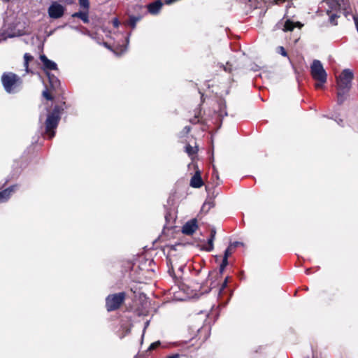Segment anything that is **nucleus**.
I'll list each match as a JSON object with an SVG mask.
<instances>
[{"instance_id":"1","label":"nucleus","mask_w":358,"mask_h":358,"mask_svg":"<svg viewBox=\"0 0 358 358\" xmlns=\"http://www.w3.org/2000/svg\"><path fill=\"white\" fill-rule=\"evenodd\" d=\"M353 77V72L348 69H344L341 75L337 77V102L338 105H341L345 101L348 93L351 88Z\"/></svg>"},{"instance_id":"2","label":"nucleus","mask_w":358,"mask_h":358,"mask_svg":"<svg viewBox=\"0 0 358 358\" xmlns=\"http://www.w3.org/2000/svg\"><path fill=\"white\" fill-rule=\"evenodd\" d=\"M24 34V26L19 20L11 21L5 20L3 26L1 29L0 41L6 40L8 38H13L22 36Z\"/></svg>"},{"instance_id":"3","label":"nucleus","mask_w":358,"mask_h":358,"mask_svg":"<svg viewBox=\"0 0 358 358\" xmlns=\"http://www.w3.org/2000/svg\"><path fill=\"white\" fill-rule=\"evenodd\" d=\"M1 82L8 94H16L22 89V78L13 72H4L1 75Z\"/></svg>"},{"instance_id":"4","label":"nucleus","mask_w":358,"mask_h":358,"mask_svg":"<svg viewBox=\"0 0 358 358\" xmlns=\"http://www.w3.org/2000/svg\"><path fill=\"white\" fill-rule=\"evenodd\" d=\"M273 4L280 5L285 2L286 0H268ZM288 3L286 6V13L285 14V21H280L275 25V29H282L283 31H292L294 27H298L299 29L303 26L299 22H294L290 20L292 13L290 12L291 3L290 0H287Z\"/></svg>"},{"instance_id":"5","label":"nucleus","mask_w":358,"mask_h":358,"mask_svg":"<svg viewBox=\"0 0 358 358\" xmlns=\"http://www.w3.org/2000/svg\"><path fill=\"white\" fill-rule=\"evenodd\" d=\"M62 110L63 109L60 106H55L51 113L47 116L45 122V133L48 135L50 138H53L55 135V130L58 126Z\"/></svg>"},{"instance_id":"6","label":"nucleus","mask_w":358,"mask_h":358,"mask_svg":"<svg viewBox=\"0 0 358 358\" xmlns=\"http://www.w3.org/2000/svg\"><path fill=\"white\" fill-rule=\"evenodd\" d=\"M310 73L313 78L317 81L315 87H322L323 85L327 82V73L320 60H313L310 66Z\"/></svg>"},{"instance_id":"7","label":"nucleus","mask_w":358,"mask_h":358,"mask_svg":"<svg viewBox=\"0 0 358 358\" xmlns=\"http://www.w3.org/2000/svg\"><path fill=\"white\" fill-rule=\"evenodd\" d=\"M126 293L124 292L109 294L106 298V308L108 312L117 310L124 303Z\"/></svg>"},{"instance_id":"8","label":"nucleus","mask_w":358,"mask_h":358,"mask_svg":"<svg viewBox=\"0 0 358 358\" xmlns=\"http://www.w3.org/2000/svg\"><path fill=\"white\" fill-rule=\"evenodd\" d=\"M64 6L57 1H52L48 9V15L52 19H59L62 17L64 14Z\"/></svg>"},{"instance_id":"9","label":"nucleus","mask_w":358,"mask_h":358,"mask_svg":"<svg viewBox=\"0 0 358 358\" xmlns=\"http://www.w3.org/2000/svg\"><path fill=\"white\" fill-rule=\"evenodd\" d=\"M174 345L178 348V352L181 354L182 357L187 356L194 349L193 345L188 342H177Z\"/></svg>"},{"instance_id":"10","label":"nucleus","mask_w":358,"mask_h":358,"mask_svg":"<svg viewBox=\"0 0 358 358\" xmlns=\"http://www.w3.org/2000/svg\"><path fill=\"white\" fill-rule=\"evenodd\" d=\"M197 229L196 220L193 219L186 222L182 229V232L186 235L192 234Z\"/></svg>"},{"instance_id":"11","label":"nucleus","mask_w":358,"mask_h":358,"mask_svg":"<svg viewBox=\"0 0 358 358\" xmlns=\"http://www.w3.org/2000/svg\"><path fill=\"white\" fill-rule=\"evenodd\" d=\"M40 59L43 65V69L45 71L50 70H57V64L49 59L45 55H42L40 56Z\"/></svg>"},{"instance_id":"12","label":"nucleus","mask_w":358,"mask_h":358,"mask_svg":"<svg viewBox=\"0 0 358 358\" xmlns=\"http://www.w3.org/2000/svg\"><path fill=\"white\" fill-rule=\"evenodd\" d=\"M16 186H10L3 191L0 192V203L7 201L11 196V194L15 192Z\"/></svg>"},{"instance_id":"13","label":"nucleus","mask_w":358,"mask_h":358,"mask_svg":"<svg viewBox=\"0 0 358 358\" xmlns=\"http://www.w3.org/2000/svg\"><path fill=\"white\" fill-rule=\"evenodd\" d=\"M162 6V2L160 0H157L148 6V10L150 13L152 15H156L159 12Z\"/></svg>"},{"instance_id":"14","label":"nucleus","mask_w":358,"mask_h":358,"mask_svg":"<svg viewBox=\"0 0 358 358\" xmlns=\"http://www.w3.org/2000/svg\"><path fill=\"white\" fill-rule=\"evenodd\" d=\"M190 185L194 188H199L203 185V181L199 171H196L192 177Z\"/></svg>"},{"instance_id":"15","label":"nucleus","mask_w":358,"mask_h":358,"mask_svg":"<svg viewBox=\"0 0 358 358\" xmlns=\"http://www.w3.org/2000/svg\"><path fill=\"white\" fill-rule=\"evenodd\" d=\"M46 75L48 78L49 83H50L51 87L53 89L57 88L60 85V82H59V79L56 76H55L53 74H51L50 73H49L48 71L46 72Z\"/></svg>"},{"instance_id":"16","label":"nucleus","mask_w":358,"mask_h":358,"mask_svg":"<svg viewBox=\"0 0 358 358\" xmlns=\"http://www.w3.org/2000/svg\"><path fill=\"white\" fill-rule=\"evenodd\" d=\"M72 17L80 18L84 23L89 22L88 10L76 12L72 14Z\"/></svg>"},{"instance_id":"17","label":"nucleus","mask_w":358,"mask_h":358,"mask_svg":"<svg viewBox=\"0 0 358 358\" xmlns=\"http://www.w3.org/2000/svg\"><path fill=\"white\" fill-rule=\"evenodd\" d=\"M218 105H219V110L217 112L218 113V116H220L221 117L227 116V113L226 111V105H225V103L222 101H220L218 103Z\"/></svg>"},{"instance_id":"18","label":"nucleus","mask_w":358,"mask_h":358,"mask_svg":"<svg viewBox=\"0 0 358 358\" xmlns=\"http://www.w3.org/2000/svg\"><path fill=\"white\" fill-rule=\"evenodd\" d=\"M214 201L213 200L206 201L201 208L203 211L208 212L211 208L214 206Z\"/></svg>"},{"instance_id":"19","label":"nucleus","mask_w":358,"mask_h":358,"mask_svg":"<svg viewBox=\"0 0 358 358\" xmlns=\"http://www.w3.org/2000/svg\"><path fill=\"white\" fill-rule=\"evenodd\" d=\"M33 59V57L29 53H25L24 55V66L25 67L26 71L28 72L29 62Z\"/></svg>"},{"instance_id":"20","label":"nucleus","mask_w":358,"mask_h":358,"mask_svg":"<svg viewBox=\"0 0 358 358\" xmlns=\"http://www.w3.org/2000/svg\"><path fill=\"white\" fill-rule=\"evenodd\" d=\"M125 41H126L127 44L125 45H122L120 47V52H116V51L114 50V52L117 55H121L122 54H123L124 52H125L127 51V45H128V43H129V36L125 38Z\"/></svg>"},{"instance_id":"21","label":"nucleus","mask_w":358,"mask_h":358,"mask_svg":"<svg viewBox=\"0 0 358 358\" xmlns=\"http://www.w3.org/2000/svg\"><path fill=\"white\" fill-rule=\"evenodd\" d=\"M327 13H328V15H329V22L332 24L336 25L337 24V22L336 21V19L338 17L337 14L331 13V12H329V10H327Z\"/></svg>"},{"instance_id":"22","label":"nucleus","mask_w":358,"mask_h":358,"mask_svg":"<svg viewBox=\"0 0 358 358\" xmlns=\"http://www.w3.org/2000/svg\"><path fill=\"white\" fill-rule=\"evenodd\" d=\"M79 5L81 8H84L86 10H89L90 8V2L89 0H78Z\"/></svg>"},{"instance_id":"23","label":"nucleus","mask_w":358,"mask_h":358,"mask_svg":"<svg viewBox=\"0 0 358 358\" xmlns=\"http://www.w3.org/2000/svg\"><path fill=\"white\" fill-rule=\"evenodd\" d=\"M185 151L189 156H191L196 152V149L190 145H187L185 147Z\"/></svg>"},{"instance_id":"24","label":"nucleus","mask_w":358,"mask_h":358,"mask_svg":"<svg viewBox=\"0 0 358 358\" xmlns=\"http://www.w3.org/2000/svg\"><path fill=\"white\" fill-rule=\"evenodd\" d=\"M228 265V259H227L226 257H223V259H222V262L220 264V274H222L224 271V268H226V266Z\"/></svg>"},{"instance_id":"25","label":"nucleus","mask_w":358,"mask_h":358,"mask_svg":"<svg viewBox=\"0 0 358 358\" xmlns=\"http://www.w3.org/2000/svg\"><path fill=\"white\" fill-rule=\"evenodd\" d=\"M213 242L212 239H208L207 245L204 248L205 250L208 252L212 251L214 248Z\"/></svg>"},{"instance_id":"26","label":"nucleus","mask_w":358,"mask_h":358,"mask_svg":"<svg viewBox=\"0 0 358 358\" xmlns=\"http://www.w3.org/2000/svg\"><path fill=\"white\" fill-rule=\"evenodd\" d=\"M222 67H223L224 71L226 72L230 73L232 71V65L229 62H227L225 66L222 65Z\"/></svg>"},{"instance_id":"27","label":"nucleus","mask_w":358,"mask_h":358,"mask_svg":"<svg viewBox=\"0 0 358 358\" xmlns=\"http://www.w3.org/2000/svg\"><path fill=\"white\" fill-rule=\"evenodd\" d=\"M232 253V248L229 246L226 250L224 251V257H226L228 259V257L231 255Z\"/></svg>"},{"instance_id":"28","label":"nucleus","mask_w":358,"mask_h":358,"mask_svg":"<svg viewBox=\"0 0 358 358\" xmlns=\"http://www.w3.org/2000/svg\"><path fill=\"white\" fill-rule=\"evenodd\" d=\"M278 52L284 57H286L287 55L286 50L282 46L278 47Z\"/></svg>"},{"instance_id":"29","label":"nucleus","mask_w":358,"mask_h":358,"mask_svg":"<svg viewBox=\"0 0 358 358\" xmlns=\"http://www.w3.org/2000/svg\"><path fill=\"white\" fill-rule=\"evenodd\" d=\"M139 20L138 17H132L130 18V24L131 26L134 28L136 26V22H138V20Z\"/></svg>"},{"instance_id":"30","label":"nucleus","mask_w":358,"mask_h":358,"mask_svg":"<svg viewBox=\"0 0 358 358\" xmlns=\"http://www.w3.org/2000/svg\"><path fill=\"white\" fill-rule=\"evenodd\" d=\"M159 345H160V342H159V341H157V342L152 343L150 345V347H149L148 350H154V349H155L156 348H157Z\"/></svg>"},{"instance_id":"31","label":"nucleus","mask_w":358,"mask_h":358,"mask_svg":"<svg viewBox=\"0 0 358 358\" xmlns=\"http://www.w3.org/2000/svg\"><path fill=\"white\" fill-rule=\"evenodd\" d=\"M243 245V243H241V242H239V241H235V242H234V243H231L229 245V246H230L232 249H234V248H236V247H238V246H239V245Z\"/></svg>"},{"instance_id":"32","label":"nucleus","mask_w":358,"mask_h":358,"mask_svg":"<svg viewBox=\"0 0 358 358\" xmlns=\"http://www.w3.org/2000/svg\"><path fill=\"white\" fill-rule=\"evenodd\" d=\"M43 95L48 100L52 99V97L50 96V94H49V92L47 90H45L43 92Z\"/></svg>"},{"instance_id":"33","label":"nucleus","mask_w":358,"mask_h":358,"mask_svg":"<svg viewBox=\"0 0 358 358\" xmlns=\"http://www.w3.org/2000/svg\"><path fill=\"white\" fill-rule=\"evenodd\" d=\"M112 23H113V25L114 26V27H115V28L118 27V26L120 24L119 20L117 18H114L112 21Z\"/></svg>"},{"instance_id":"34","label":"nucleus","mask_w":358,"mask_h":358,"mask_svg":"<svg viewBox=\"0 0 358 358\" xmlns=\"http://www.w3.org/2000/svg\"><path fill=\"white\" fill-rule=\"evenodd\" d=\"M227 280H228V278H226L224 281L223 282V283L222 285V287L220 289V292H222V290L224 289L227 287Z\"/></svg>"},{"instance_id":"35","label":"nucleus","mask_w":358,"mask_h":358,"mask_svg":"<svg viewBox=\"0 0 358 358\" xmlns=\"http://www.w3.org/2000/svg\"><path fill=\"white\" fill-rule=\"evenodd\" d=\"M181 354H180L179 352L178 353H176V354H173L169 357H168L167 358H180L181 357Z\"/></svg>"},{"instance_id":"36","label":"nucleus","mask_w":358,"mask_h":358,"mask_svg":"<svg viewBox=\"0 0 358 358\" xmlns=\"http://www.w3.org/2000/svg\"><path fill=\"white\" fill-rule=\"evenodd\" d=\"M329 1L331 2V3L332 4V6H331V8H332V9H333V8H334V7L337 8V7L338 6V4L336 2H335V1H334V0H329Z\"/></svg>"},{"instance_id":"37","label":"nucleus","mask_w":358,"mask_h":358,"mask_svg":"<svg viewBox=\"0 0 358 358\" xmlns=\"http://www.w3.org/2000/svg\"><path fill=\"white\" fill-rule=\"evenodd\" d=\"M215 234H216V231L215 229H212L211 231H210V235L212 236H215Z\"/></svg>"},{"instance_id":"38","label":"nucleus","mask_w":358,"mask_h":358,"mask_svg":"<svg viewBox=\"0 0 358 358\" xmlns=\"http://www.w3.org/2000/svg\"><path fill=\"white\" fill-rule=\"evenodd\" d=\"M336 122H338V124L341 125V122H343V120L341 119H337V118H335L334 119Z\"/></svg>"},{"instance_id":"39","label":"nucleus","mask_w":358,"mask_h":358,"mask_svg":"<svg viewBox=\"0 0 358 358\" xmlns=\"http://www.w3.org/2000/svg\"><path fill=\"white\" fill-rule=\"evenodd\" d=\"M191 122L192 123H196L197 122H199V120H197V116H196L193 120H191Z\"/></svg>"},{"instance_id":"40","label":"nucleus","mask_w":358,"mask_h":358,"mask_svg":"<svg viewBox=\"0 0 358 358\" xmlns=\"http://www.w3.org/2000/svg\"><path fill=\"white\" fill-rule=\"evenodd\" d=\"M185 129H186V130H187V132H189V130H190V127H185Z\"/></svg>"},{"instance_id":"41","label":"nucleus","mask_w":358,"mask_h":358,"mask_svg":"<svg viewBox=\"0 0 358 358\" xmlns=\"http://www.w3.org/2000/svg\"><path fill=\"white\" fill-rule=\"evenodd\" d=\"M104 45H105L106 48H108L110 49V46H109L106 43H104Z\"/></svg>"},{"instance_id":"42","label":"nucleus","mask_w":358,"mask_h":358,"mask_svg":"<svg viewBox=\"0 0 358 358\" xmlns=\"http://www.w3.org/2000/svg\"><path fill=\"white\" fill-rule=\"evenodd\" d=\"M215 236H212L210 235V238H209L208 239H212V240L214 241V240H215Z\"/></svg>"},{"instance_id":"43","label":"nucleus","mask_w":358,"mask_h":358,"mask_svg":"<svg viewBox=\"0 0 358 358\" xmlns=\"http://www.w3.org/2000/svg\"><path fill=\"white\" fill-rule=\"evenodd\" d=\"M148 324H149V322H148H148H146V323H145V329L148 327Z\"/></svg>"},{"instance_id":"44","label":"nucleus","mask_w":358,"mask_h":358,"mask_svg":"<svg viewBox=\"0 0 358 358\" xmlns=\"http://www.w3.org/2000/svg\"><path fill=\"white\" fill-rule=\"evenodd\" d=\"M306 358H309V357H306Z\"/></svg>"}]
</instances>
